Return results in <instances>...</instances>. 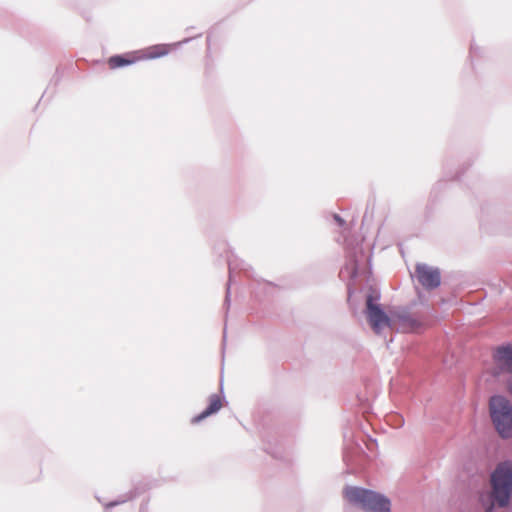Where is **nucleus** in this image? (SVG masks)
Listing matches in <instances>:
<instances>
[{"label":"nucleus","instance_id":"f257e3e1","mask_svg":"<svg viewBox=\"0 0 512 512\" xmlns=\"http://www.w3.org/2000/svg\"><path fill=\"white\" fill-rule=\"evenodd\" d=\"M174 47V44L152 45L125 55L112 56L108 59L107 64L110 69H117L139 61L161 58L168 55L174 49Z\"/></svg>","mask_w":512,"mask_h":512},{"label":"nucleus","instance_id":"f03ea898","mask_svg":"<svg viewBox=\"0 0 512 512\" xmlns=\"http://www.w3.org/2000/svg\"><path fill=\"white\" fill-rule=\"evenodd\" d=\"M489 412L496 431L502 438L512 437V404L501 395L490 398Z\"/></svg>","mask_w":512,"mask_h":512},{"label":"nucleus","instance_id":"7ed1b4c3","mask_svg":"<svg viewBox=\"0 0 512 512\" xmlns=\"http://www.w3.org/2000/svg\"><path fill=\"white\" fill-rule=\"evenodd\" d=\"M344 495L349 502L361 506L366 511L390 512V501L373 491L358 487H348L345 489Z\"/></svg>","mask_w":512,"mask_h":512},{"label":"nucleus","instance_id":"20e7f679","mask_svg":"<svg viewBox=\"0 0 512 512\" xmlns=\"http://www.w3.org/2000/svg\"><path fill=\"white\" fill-rule=\"evenodd\" d=\"M491 484L493 501L505 507L512 491V463L499 464L491 476Z\"/></svg>","mask_w":512,"mask_h":512},{"label":"nucleus","instance_id":"39448f33","mask_svg":"<svg viewBox=\"0 0 512 512\" xmlns=\"http://www.w3.org/2000/svg\"><path fill=\"white\" fill-rule=\"evenodd\" d=\"M366 316L373 331L379 334L382 329L390 326V319L385 312L372 302V297L369 296L366 301Z\"/></svg>","mask_w":512,"mask_h":512},{"label":"nucleus","instance_id":"423d86ee","mask_svg":"<svg viewBox=\"0 0 512 512\" xmlns=\"http://www.w3.org/2000/svg\"><path fill=\"white\" fill-rule=\"evenodd\" d=\"M415 275L418 282L428 290L437 288L441 283L440 270L427 264H417Z\"/></svg>","mask_w":512,"mask_h":512},{"label":"nucleus","instance_id":"0eeeda50","mask_svg":"<svg viewBox=\"0 0 512 512\" xmlns=\"http://www.w3.org/2000/svg\"><path fill=\"white\" fill-rule=\"evenodd\" d=\"M496 367L492 370L495 377L501 373H512V346L499 347L494 354Z\"/></svg>","mask_w":512,"mask_h":512},{"label":"nucleus","instance_id":"6e6552de","mask_svg":"<svg viewBox=\"0 0 512 512\" xmlns=\"http://www.w3.org/2000/svg\"><path fill=\"white\" fill-rule=\"evenodd\" d=\"M222 408V400L220 396L214 394L209 397V406L200 414L192 418L191 422L197 424L212 414L217 413Z\"/></svg>","mask_w":512,"mask_h":512},{"label":"nucleus","instance_id":"1a4fd4ad","mask_svg":"<svg viewBox=\"0 0 512 512\" xmlns=\"http://www.w3.org/2000/svg\"><path fill=\"white\" fill-rule=\"evenodd\" d=\"M422 323L412 317L405 318L403 320V329L410 332H417L421 329Z\"/></svg>","mask_w":512,"mask_h":512},{"label":"nucleus","instance_id":"9d476101","mask_svg":"<svg viewBox=\"0 0 512 512\" xmlns=\"http://www.w3.org/2000/svg\"><path fill=\"white\" fill-rule=\"evenodd\" d=\"M507 390L512 395V377L507 381Z\"/></svg>","mask_w":512,"mask_h":512},{"label":"nucleus","instance_id":"9b49d317","mask_svg":"<svg viewBox=\"0 0 512 512\" xmlns=\"http://www.w3.org/2000/svg\"><path fill=\"white\" fill-rule=\"evenodd\" d=\"M334 219L339 223V225H343L344 220L339 215L335 214Z\"/></svg>","mask_w":512,"mask_h":512},{"label":"nucleus","instance_id":"f8f14e48","mask_svg":"<svg viewBox=\"0 0 512 512\" xmlns=\"http://www.w3.org/2000/svg\"><path fill=\"white\" fill-rule=\"evenodd\" d=\"M493 505L487 508V512H492Z\"/></svg>","mask_w":512,"mask_h":512}]
</instances>
